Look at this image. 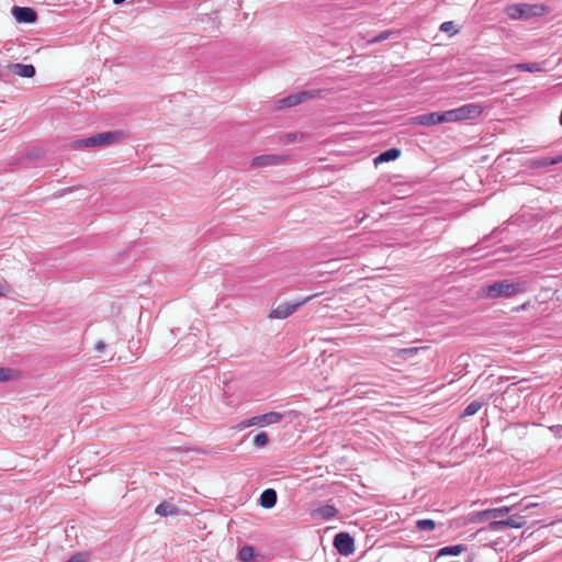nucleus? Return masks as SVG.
<instances>
[{"label":"nucleus","instance_id":"bb28decb","mask_svg":"<svg viewBox=\"0 0 562 562\" xmlns=\"http://www.w3.org/2000/svg\"><path fill=\"white\" fill-rule=\"evenodd\" d=\"M441 123L446 122H459L457 117L456 109L440 112Z\"/></svg>","mask_w":562,"mask_h":562},{"label":"nucleus","instance_id":"412c9836","mask_svg":"<svg viewBox=\"0 0 562 562\" xmlns=\"http://www.w3.org/2000/svg\"><path fill=\"white\" fill-rule=\"evenodd\" d=\"M484 405V402L481 401H473L470 404L467 405L462 413V417L473 416L475 415Z\"/></svg>","mask_w":562,"mask_h":562},{"label":"nucleus","instance_id":"c756f323","mask_svg":"<svg viewBox=\"0 0 562 562\" xmlns=\"http://www.w3.org/2000/svg\"><path fill=\"white\" fill-rule=\"evenodd\" d=\"M418 347H409V348H403L398 351V356L403 359H408L413 356H415L418 352Z\"/></svg>","mask_w":562,"mask_h":562},{"label":"nucleus","instance_id":"6e6552de","mask_svg":"<svg viewBox=\"0 0 562 562\" xmlns=\"http://www.w3.org/2000/svg\"><path fill=\"white\" fill-rule=\"evenodd\" d=\"M285 161V158L282 156H276V155H261L257 156L251 160L250 166L254 168L257 167H267V166H273L279 165Z\"/></svg>","mask_w":562,"mask_h":562},{"label":"nucleus","instance_id":"1a4fd4ad","mask_svg":"<svg viewBox=\"0 0 562 562\" xmlns=\"http://www.w3.org/2000/svg\"><path fill=\"white\" fill-rule=\"evenodd\" d=\"M334 546L341 554L351 553V536L348 532H340L334 539Z\"/></svg>","mask_w":562,"mask_h":562},{"label":"nucleus","instance_id":"a211bd4d","mask_svg":"<svg viewBox=\"0 0 562 562\" xmlns=\"http://www.w3.org/2000/svg\"><path fill=\"white\" fill-rule=\"evenodd\" d=\"M14 75L24 78H32L35 75V67L33 65L14 64L11 66Z\"/></svg>","mask_w":562,"mask_h":562},{"label":"nucleus","instance_id":"b1692460","mask_svg":"<svg viewBox=\"0 0 562 562\" xmlns=\"http://www.w3.org/2000/svg\"><path fill=\"white\" fill-rule=\"evenodd\" d=\"M269 443V436L267 435V432L265 431H261L259 432L258 435L255 436L254 438V445L257 447V448H263L266 447L267 445Z\"/></svg>","mask_w":562,"mask_h":562},{"label":"nucleus","instance_id":"aec40b11","mask_svg":"<svg viewBox=\"0 0 562 562\" xmlns=\"http://www.w3.org/2000/svg\"><path fill=\"white\" fill-rule=\"evenodd\" d=\"M515 68L520 71L541 72L544 71V63H520Z\"/></svg>","mask_w":562,"mask_h":562},{"label":"nucleus","instance_id":"5701e85b","mask_svg":"<svg viewBox=\"0 0 562 562\" xmlns=\"http://www.w3.org/2000/svg\"><path fill=\"white\" fill-rule=\"evenodd\" d=\"M416 527L420 531H432L436 522L432 519H419L416 521Z\"/></svg>","mask_w":562,"mask_h":562},{"label":"nucleus","instance_id":"72a5a7b5","mask_svg":"<svg viewBox=\"0 0 562 562\" xmlns=\"http://www.w3.org/2000/svg\"><path fill=\"white\" fill-rule=\"evenodd\" d=\"M105 348V345L103 341H98L97 345H95V350H98L99 352H102Z\"/></svg>","mask_w":562,"mask_h":562},{"label":"nucleus","instance_id":"7c9ffc66","mask_svg":"<svg viewBox=\"0 0 562 562\" xmlns=\"http://www.w3.org/2000/svg\"><path fill=\"white\" fill-rule=\"evenodd\" d=\"M89 560V554L86 552H78L74 554L68 561L66 562H87Z\"/></svg>","mask_w":562,"mask_h":562},{"label":"nucleus","instance_id":"4be33fe9","mask_svg":"<svg viewBox=\"0 0 562 562\" xmlns=\"http://www.w3.org/2000/svg\"><path fill=\"white\" fill-rule=\"evenodd\" d=\"M238 557L243 562L251 561L255 557L254 548L250 546L243 547L238 553Z\"/></svg>","mask_w":562,"mask_h":562},{"label":"nucleus","instance_id":"dca6fc26","mask_svg":"<svg viewBox=\"0 0 562 562\" xmlns=\"http://www.w3.org/2000/svg\"><path fill=\"white\" fill-rule=\"evenodd\" d=\"M465 550H467V546H464V544L447 546V547L441 548L437 552L435 560H438V559H440L442 557H447V555L456 557V555L461 554Z\"/></svg>","mask_w":562,"mask_h":562},{"label":"nucleus","instance_id":"c85d7f7f","mask_svg":"<svg viewBox=\"0 0 562 562\" xmlns=\"http://www.w3.org/2000/svg\"><path fill=\"white\" fill-rule=\"evenodd\" d=\"M440 31L446 32V33H450L451 35L458 33V29H457V26H456L453 21L443 22L440 25Z\"/></svg>","mask_w":562,"mask_h":562},{"label":"nucleus","instance_id":"cd10ccee","mask_svg":"<svg viewBox=\"0 0 562 562\" xmlns=\"http://www.w3.org/2000/svg\"><path fill=\"white\" fill-rule=\"evenodd\" d=\"M16 373L9 368H0V381L5 382L13 379Z\"/></svg>","mask_w":562,"mask_h":562},{"label":"nucleus","instance_id":"39448f33","mask_svg":"<svg viewBox=\"0 0 562 562\" xmlns=\"http://www.w3.org/2000/svg\"><path fill=\"white\" fill-rule=\"evenodd\" d=\"M526 524V519L521 515H512L506 519L493 520L488 525L491 531H502L506 528H521Z\"/></svg>","mask_w":562,"mask_h":562},{"label":"nucleus","instance_id":"7ed1b4c3","mask_svg":"<svg viewBox=\"0 0 562 562\" xmlns=\"http://www.w3.org/2000/svg\"><path fill=\"white\" fill-rule=\"evenodd\" d=\"M316 296H317V294L308 295L296 303H289V302L281 303L270 311L269 318L284 319V318L289 317L290 315H292L294 312H296L299 310V307L306 304L307 302H310L312 299H314Z\"/></svg>","mask_w":562,"mask_h":562},{"label":"nucleus","instance_id":"9b49d317","mask_svg":"<svg viewBox=\"0 0 562 562\" xmlns=\"http://www.w3.org/2000/svg\"><path fill=\"white\" fill-rule=\"evenodd\" d=\"M282 418H283V415L281 413L270 412V413H267L263 415L251 417L250 422L255 423V426L256 425L263 426V425L278 424L282 420Z\"/></svg>","mask_w":562,"mask_h":562},{"label":"nucleus","instance_id":"a878e982","mask_svg":"<svg viewBox=\"0 0 562 562\" xmlns=\"http://www.w3.org/2000/svg\"><path fill=\"white\" fill-rule=\"evenodd\" d=\"M155 512L160 516H167L169 514H175L177 510L173 506H170L166 503H161L156 507Z\"/></svg>","mask_w":562,"mask_h":562},{"label":"nucleus","instance_id":"f3484780","mask_svg":"<svg viewBox=\"0 0 562 562\" xmlns=\"http://www.w3.org/2000/svg\"><path fill=\"white\" fill-rule=\"evenodd\" d=\"M337 514V509L331 505L318 507L312 512V517L315 519H329Z\"/></svg>","mask_w":562,"mask_h":562},{"label":"nucleus","instance_id":"f704fd0d","mask_svg":"<svg viewBox=\"0 0 562 562\" xmlns=\"http://www.w3.org/2000/svg\"><path fill=\"white\" fill-rule=\"evenodd\" d=\"M366 214L363 213L361 216H359V214L356 215V220L357 222H362L364 218H366Z\"/></svg>","mask_w":562,"mask_h":562},{"label":"nucleus","instance_id":"2eb2a0df","mask_svg":"<svg viewBox=\"0 0 562 562\" xmlns=\"http://www.w3.org/2000/svg\"><path fill=\"white\" fill-rule=\"evenodd\" d=\"M506 13L510 19H521L529 14L528 4H512L506 8Z\"/></svg>","mask_w":562,"mask_h":562},{"label":"nucleus","instance_id":"393cba45","mask_svg":"<svg viewBox=\"0 0 562 562\" xmlns=\"http://www.w3.org/2000/svg\"><path fill=\"white\" fill-rule=\"evenodd\" d=\"M396 32L394 31H391V30H386V31H382L380 32L379 34L372 36L370 40L367 41V43H378V42H381L383 40H386L389 37H391L392 35H394Z\"/></svg>","mask_w":562,"mask_h":562},{"label":"nucleus","instance_id":"0eeeda50","mask_svg":"<svg viewBox=\"0 0 562 562\" xmlns=\"http://www.w3.org/2000/svg\"><path fill=\"white\" fill-rule=\"evenodd\" d=\"M12 14L20 23H34L37 19L36 12L26 7H13Z\"/></svg>","mask_w":562,"mask_h":562},{"label":"nucleus","instance_id":"f03ea898","mask_svg":"<svg viewBox=\"0 0 562 562\" xmlns=\"http://www.w3.org/2000/svg\"><path fill=\"white\" fill-rule=\"evenodd\" d=\"M127 137L123 131H109L92 135L88 138L77 140L76 147H101L119 143Z\"/></svg>","mask_w":562,"mask_h":562},{"label":"nucleus","instance_id":"f257e3e1","mask_svg":"<svg viewBox=\"0 0 562 562\" xmlns=\"http://www.w3.org/2000/svg\"><path fill=\"white\" fill-rule=\"evenodd\" d=\"M526 291L527 282L525 280L514 281L509 279H503L482 286L479 290L477 295L481 299L487 300L510 299Z\"/></svg>","mask_w":562,"mask_h":562},{"label":"nucleus","instance_id":"473e14b6","mask_svg":"<svg viewBox=\"0 0 562 562\" xmlns=\"http://www.w3.org/2000/svg\"><path fill=\"white\" fill-rule=\"evenodd\" d=\"M10 291V286L7 282L0 283V297L5 296L7 293Z\"/></svg>","mask_w":562,"mask_h":562},{"label":"nucleus","instance_id":"ddd939ff","mask_svg":"<svg viewBox=\"0 0 562 562\" xmlns=\"http://www.w3.org/2000/svg\"><path fill=\"white\" fill-rule=\"evenodd\" d=\"M562 162V156L557 157H540V158H531L528 161V166L530 168H546L552 165H558Z\"/></svg>","mask_w":562,"mask_h":562},{"label":"nucleus","instance_id":"2f4dec72","mask_svg":"<svg viewBox=\"0 0 562 562\" xmlns=\"http://www.w3.org/2000/svg\"><path fill=\"white\" fill-rule=\"evenodd\" d=\"M250 420H251V418H249V419H245V420H243V422L238 423V424L235 426V429H237V430H244V429H246V428H248V427L255 426V423H252V422H250Z\"/></svg>","mask_w":562,"mask_h":562},{"label":"nucleus","instance_id":"4468645a","mask_svg":"<svg viewBox=\"0 0 562 562\" xmlns=\"http://www.w3.org/2000/svg\"><path fill=\"white\" fill-rule=\"evenodd\" d=\"M400 156H401V150L398 148L393 147V148H390V149L381 153L376 157H374L373 164L375 166H379L380 164H383V162L396 160Z\"/></svg>","mask_w":562,"mask_h":562},{"label":"nucleus","instance_id":"6ab92c4d","mask_svg":"<svg viewBox=\"0 0 562 562\" xmlns=\"http://www.w3.org/2000/svg\"><path fill=\"white\" fill-rule=\"evenodd\" d=\"M277 503V493L272 488L265 490L260 495V505L263 508H272Z\"/></svg>","mask_w":562,"mask_h":562},{"label":"nucleus","instance_id":"c9c22d12","mask_svg":"<svg viewBox=\"0 0 562 562\" xmlns=\"http://www.w3.org/2000/svg\"><path fill=\"white\" fill-rule=\"evenodd\" d=\"M124 1H125V0H113V2H114L115 4L123 3Z\"/></svg>","mask_w":562,"mask_h":562},{"label":"nucleus","instance_id":"f8f14e48","mask_svg":"<svg viewBox=\"0 0 562 562\" xmlns=\"http://www.w3.org/2000/svg\"><path fill=\"white\" fill-rule=\"evenodd\" d=\"M413 122L423 126H431L441 123L440 112H431L426 114L417 115L413 119Z\"/></svg>","mask_w":562,"mask_h":562},{"label":"nucleus","instance_id":"9d476101","mask_svg":"<svg viewBox=\"0 0 562 562\" xmlns=\"http://www.w3.org/2000/svg\"><path fill=\"white\" fill-rule=\"evenodd\" d=\"M512 509H513V507H508V506L485 509L477 514V518L480 520L488 519V518H494V520H499V519H503V517L505 515H507Z\"/></svg>","mask_w":562,"mask_h":562},{"label":"nucleus","instance_id":"423d86ee","mask_svg":"<svg viewBox=\"0 0 562 562\" xmlns=\"http://www.w3.org/2000/svg\"><path fill=\"white\" fill-rule=\"evenodd\" d=\"M458 121L473 120L479 117L482 112V105L477 103H468L456 109Z\"/></svg>","mask_w":562,"mask_h":562},{"label":"nucleus","instance_id":"20e7f679","mask_svg":"<svg viewBox=\"0 0 562 562\" xmlns=\"http://www.w3.org/2000/svg\"><path fill=\"white\" fill-rule=\"evenodd\" d=\"M325 92H326V90H323V89L297 92L295 94H291L286 98L279 100L278 108L279 109L292 108V106H295L308 99L322 98V97H324Z\"/></svg>","mask_w":562,"mask_h":562}]
</instances>
